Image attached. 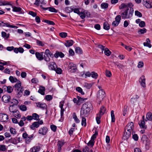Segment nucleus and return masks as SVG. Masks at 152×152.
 <instances>
[{"mask_svg": "<svg viewBox=\"0 0 152 152\" xmlns=\"http://www.w3.org/2000/svg\"><path fill=\"white\" fill-rule=\"evenodd\" d=\"M141 140L143 144H145L146 149L148 150L149 149V145L150 143L149 139L147 137L146 135H143L142 136Z\"/></svg>", "mask_w": 152, "mask_h": 152, "instance_id": "39448f33", "label": "nucleus"}, {"mask_svg": "<svg viewBox=\"0 0 152 152\" xmlns=\"http://www.w3.org/2000/svg\"><path fill=\"white\" fill-rule=\"evenodd\" d=\"M21 85V82L20 81H18V83H16L14 86L15 90L16 92V96L18 98L21 96L24 90L23 87Z\"/></svg>", "mask_w": 152, "mask_h": 152, "instance_id": "7ed1b4c3", "label": "nucleus"}, {"mask_svg": "<svg viewBox=\"0 0 152 152\" xmlns=\"http://www.w3.org/2000/svg\"><path fill=\"white\" fill-rule=\"evenodd\" d=\"M10 131L11 134H16L15 129L12 127H11L10 129Z\"/></svg>", "mask_w": 152, "mask_h": 152, "instance_id": "680f3d73", "label": "nucleus"}, {"mask_svg": "<svg viewBox=\"0 0 152 152\" xmlns=\"http://www.w3.org/2000/svg\"><path fill=\"white\" fill-rule=\"evenodd\" d=\"M144 66V63L142 61H140L139 62L137 65V67L139 68L142 67Z\"/></svg>", "mask_w": 152, "mask_h": 152, "instance_id": "13d9d810", "label": "nucleus"}, {"mask_svg": "<svg viewBox=\"0 0 152 152\" xmlns=\"http://www.w3.org/2000/svg\"><path fill=\"white\" fill-rule=\"evenodd\" d=\"M151 41L148 38H147L146 40V42H144L143 43L144 45L145 46L148 47L149 48H151L152 46L150 44Z\"/></svg>", "mask_w": 152, "mask_h": 152, "instance_id": "cd10ccee", "label": "nucleus"}, {"mask_svg": "<svg viewBox=\"0 0 152 152\" xmlns=\"http://www.w3.org/2000/svg\"><path fill=\"white\" fill-rule=\"evenodd\" d=\"M120 9H123L121 12V15L123 19H129L131 18L134 12L133 8H131L130 10L127 7V5L122 4L119 6Z\"/></svg>", "mask_w": 152, "mask_h": 152, "instance_id": "f257e3e1", "label": "nucleus"}, {"mask_svg": "<svg viewBox=\"0 0 152 152\" xmlns=\"http://www.w3.org/2000/svg\"><path fill=\"white\" fill-rule=\"evenodd\" d=\"M145 78L144 76L142 75L139 79V82L143 87H145Z\"/></svg>", "mask_w": 152, "mask_h": 152, "instance_id": "f3484780", "label": "nucleus"}, {"mask_svg": "<svg viewBox=\"0 0 152 152\" xmlns=\"http://www.w3.org/2000/svg\"><path fill=\"white\" fill-rule=\"evenodd\" d=\"M34 135L32 134L28 136V137L26 140V143H28L31 142V140L33 139Z\"/></svg>", "mask_w": 152, "mask_h": 152, "instance_id": "7c9ffc66", "label": "nucleus"}, {"mask_svg": "<svg viewBox=\"0 0 152 152\" xmlns=\"http://www.w3.org/2000/svg\"><path fill=\"white\" fill-rule=\"evenodd\" d=\"M76 90L79 93H81L82 95L84 94V92L83 91V90L80 87H77L76 88Z\"/></svg>", "mask_w": 152, "mask_h": 152, "instance_id": "3c124183", "label": "nucleus"}, {"mask_svg": "<svg viewBox=\"0 0 152 152\" xmlns=\"http://www.w3.org/2000/svg\"><path fill=\"white\" fill-rule=\"evenodd\" d=\"M37 106L38 107H39L44 110L47 108V106L45 103L39 102L37 103Z\"/></svg>", "mask_w": 152, "mask_h": 152, "instance_id": "4be33fe9", "label": "nucleus"}, {"mask_svg": "<svg viewBox=\"0 0 152 152\" xmlns=\"http://www.w3.org/2000/svg\"><path fill=\"white\" fill-rule=\"evenodd\" d=\"M39 122H33L31 125L30 126L32 130H34L35 128H37L39 126Z\"/></svg>", "mask_w": 152, "mask_h": 152, "instance_id": "5701e85b", "label": "nucleus"}, {"mask_svg": "<svg viewBox=\"0 0 152 152\" xmlns=\"http://www.w3.org/2000/svg\"><path fill=\"white\" fill-rule=\"evenodd\" d=\"M8 118V116L7 114H0V120L1 121L7 122Z\"/></svg>", "mask_w": 152, "mask_h": 152, "instance_id": "9b49d317", "label": "nucleus"}, {"mask_svg": "<svg viewBox=\"0 0 152 152\" xmlns=\"http://www.w3.org/2000/svg\"><path fill=\"white\" fill-rule=\"evenodd\" d=\"M143 4L147 8H152V0H142Z\"/></svg>", "mask_w": 152, "mask_h": 152, "instance_id": "0eeeda50", "label": "nucleus"}, {"mask_svg": "<svg viewBox=\"0 0 152 152\" xmlns=\"http://www.w3.org/2000/svg\"><path fill=\"white\" fill-rule=\"evenodd\" d=\"M49 64L48 66V68L50 70H56V69L57 68V65L54 62H52Z\"/></svg>", "mask_w": 152, "mask_h": 152, "instance_id": "412c9836", "label": "nucleus"}, {"mask_svg": "<svg viewBox=\"0 0 152 152\" xmlns=\"http://www.w3.org/2000/svg\"><path fill=\"white\" fill-rule=\"evenodd\" d=\"M40 150L39 146H34L31 148L30 149V152H37L39 151Z\"/></svg>", "mask_w": 152, "mask_h": 152, "instance_id": "bb28decb", "label": "nucleus"}, {"mask_svg": "<svg viewBox=\"0 0 152 152\" xmlns=\"http://www.w3.org/2000/svg\"><path fill=\"white\" fill-rule=\"evenodd\" d=\"M41 7H42V8L44 10H46L48 9L50 11L52 12H57V10L54 8L52 7H47V8H45L42 7V5L40 6Z\"/></svg>", "mask_w": 152, "mask_h": 152, "instance_id": "aec40b11", "label": "nucleus"}, {"mask_svg": "<svg viewBox=\"0 0 152 152\" xmlns=\"http://www.w3.org/2000/svg\"><path fill=\"white\" fill-rule=\"evenodd\" d=\"M98 134V132H96L95 133L93 134L91 137V140L94 141V140L96 138V136Z\"/></svg>", "mask_w": 152, "mask_h": 152, "instance_id": "338daca9", "label": "nucleus"}, {"mask_svg": "<svg viewBox=\"0 0 152 152\" xmlns=\"http://www.w3.org/2000/svg\"><path fill=\"white\" fill-rule=\"evenodd\" d=\"M147 31V30L145 28H143L142 29H140L138 31V32L139 34H143L145 33Z\"/></svg>", "mask_w": 152, "mask_h": 152, "instance_id": "a19ab883", "label": "nucleus"}, {"mask_svg": "<svg viewBox=\"0 0 152 152\" xmlns=\"http://www.w3.org/2000/svg\"><path fill=\"white\" fill-rule=\"evenodd\" d=\"M9 79L11 82L13 83L17 81V79L16 78L12 76H10L9 78Z\"/></svg>", "mask_w": 152, "mask_h": 152, "instance_id": "c03bdc74", "label": "nucleus"}, {"mask_svg": "<svg viewBox=\"0 0 152 152\" xmlns=\"http://www.w3.org/2000/svg\"><path fill=\"white\" fill-rule=\"evenodd\" d=\"M106 110V108L104 107V106H102L100 108L99 114L101 115H102L104 113Z\"/></svg>", "mask_w": 152, "mask_h": 152, "instance_id": "473e14b6", "label": "nucleus"}, {"mask_svg": "<svg viewBox=\"0 0 152 152\" xmlns=\"http://www.w3.org/2000/svg\"><path fill=\"white\" fill-rule=\"evenodd\" d=\"M101 7L102 9H107L108 7V4L106 3H102L101 4Z\"/></svg>", "mask_w": 152, "mask_h": 152, "instance_id": "37998d69", "label": "nucleus"}, {"mask_svg": "<svg viewBox=\"0 0 152 152\" xmlns=\"http://www.w3.org/2000/svg\"><path fill=\"white\" fill-rule=\"evenodd\" d=\"M115 65H116L120 69H122L123 67L124 66L122 64L119 63L117 62H113Z\"/></svg>", "mask_w": 152, "mask_h": 152, "instance_id": "e433bc0d", "label": "nucleus"}, {"mask_svg": "<svg viewBox=\"0 0 152 152\" xmlns=\"http://www.w3.org/2000/svg\"><path fill=\"white\" fill-rule=\"evenodd\" d=\"M91 76L92 78L95 79H96L98 76V75L96 73H95L94 72H93L91 73Z\"/></svg>", "mask_w": 152, "mask_h": 152, "instance_id": "5fc2aeb1", "label": "nucleus"}, {"mask_svg": "<svg viewBox=\"0 0 152 152\" xmlns=\"http://www.w3.org/2000/svg\"><path fill=\"white\" fill-rule=\"evenodd\" d=\"M111 122H114L115 121V115L114 113V111L112 110L111 112Z\"/></svg>", "mask_w": 152, "mask_h": 152, "instance_id": "ea45409f", "label": "nucleus"}, {"mask_svg": "<svg viewBox=\"0 0 152 152\" xmlns=\"http://www.w3.org/2000/svg\"><path fill=\"white\" fill-rule=\"evenodd\" d=\"M13 8L12 11L13 12H20V14H23L24 12L22 9L19 7H16L14 6L12 7Z\"/></svg>", "mask_w": 152, "mask_h": 152, "instance_id": "2eb2a0df", "label": "nucleus"}, {"mask_svg": "<svg viewBox=\"0 0 152 152\" xmlns=\"http://www.w3.org/2000/svg\"><path fill=\"white\" fill-rule=\"evenodd\" d=\"M146 118L149 120H152V113L151 112L147 113L146 114Z\"/></svg>", "mask_w": 152, "mask_h": 152, "instance_id": "4c0bfd02", "label": "nucleus"}, {"mask_svg": "<svg viewBox=\"0 0 152 152\" xmlns=\"http://www.w3.org/2000/svg\"><path fill=\"white\" fill-rule=\"evenodd\" d=\"M51 129L54 132H55L56 130L57 127L54 125H51L50 126Z\"/></svg>", "mask_w": 152, "mask_h": 152, "instance_id": "774afa93", "label": "nucleus"}, {"mask_svg": "<svg viewBox=\"0 0 152 152\" xmlns=\"http://www.w3.org/2000/svg\"><path fill=\"white\" fill-rule=\"evenodd\" d=\"M101 115H100V114H97V116L96 117V122L98 124H99L101 122L100 119L101 118Z\"/></svg>", "mask_w": 152, "mask_h": 152, "instance_id": "de8ad7c7", "label": "nucleus"}, {"mask_svg": "<svg viewBox=\"0 0 152 152\" xmlns=\"http://www.w3.org/2000/svg\"><path fill=\"white\" fill-rule=\"evenodd\" d=\"M45 91V88L44 87L41 86L39 87V89L38 91V92L42 95H44Z\"/></svg>", "mask_w": 152, "mask_h": 152, "instance_id": "a878e982", "label": "nucleus"}, {"mask_svg": "<svg viewBox=\"0 0 152 152\" xmlns=\"http://www.w3.org/2000/svg\"><path fill=\"white\" fill-rule=\"evenodd\" d=\"M134 123L132 122L128 123L126 125L125 129L131 132L134 129Z\"/></svg>", "mask_w": 152, "mask_h": 152, "instance_id": "9d476101", "label": "nucleus"}, {"mask_svg": "<svg viewBox=\"0 0 152 152\" xmlns=\"http://www.w3.org/2000/svg\"><path fill=\"white\" fill-rule=\"evenodd\" d=\"M44 53L45 54L44 56V59L47 62L50 61V57H53V54L51 53L48 49H46L45 52Z\"/></svg>", "mask_w": 152, "mask_h": 152, "instance_id": "20e7f679", "label": "nucleus"}, {"mask_svg": "<svg viewBox=\"0 0 152 152\" xmlns=\"http://www.w3.org/2000/svg\"><path fill=\"white\" fill-rule=\"evenodd\" d=\"M68 67L69 69H71L70 71L71 73L76 72L77 69V67L76 64L73 63H70L69 64Z\"/></svg>", "mask_w": 152, "mask_h": 152, "instance_id": "1a4fd4ad", "label": "nucleus"}, {"mask_svg": "<svg viewBox=\"0 0 152 152\" xmlns=\"http://www.w3.org/2000/svg\"><path fill=\"white\" fill-rule=\"evenodd\" d=\"M45 99L47 101H50L53 99V97L51 95H47L45 96Z\"/></svg>", "mask_w": 152, "mask_h": 152, "instance_id": "6e6d98bb", "label": "nucleus"}, {"mask_svg": "<svg viewBox=\"0 0 152 152\" xmlns=\"http://www.w3.org/2000/svg\"><path fill=\"white\" fill-rule=\"evenodd\" d=\"M14 116L17 118H20L21 117V115L19 113L18 111L16 110L14 113Z\"/></svg>", "mask_w": 152, "mask_h": 152, "instance_id": "a18cd8bd", "label": "nucleus"}, {"mask_svg": "<svg viewBox=\"0 0 152 152\" xmlns=\"http://www.w3.org/2000/svg\"><path fill=\"white\" fill-rule=\"evenodd\" d=\"M132 138L135 141H137L138 140V137L137 134H133V133H132Z\"/></svg>", "mask_w": 152, "mask_h": 152, "instance_id": "4d7b16f0", "label": "nucleus"}, {"mask_svg": "<svg viewBox=\"0 0 152 152\" xmlns=\"http://www.w3.org/2000/svg\"><path fill=\"white\" fill-rule=\"evenodd\" d=\"M73 118L74 119L76 123H78L80 122V121L77 118L75 113H73Z\"/></svg>", "mask_w": 152, "mask_h": 152, "instance_id": "58836bf2", "label": "nucleus"}, {"mask_svg": "<svg viewBox=\"0 0 152 152\" xmlns=\"http://www.w3.org/2000/svg\"><path fill=\"white\" fill-rule=\"evenodd\" d=\"M103 28L104 29L108 30L110 29V26L107 22H104L103 24Z\"/></svg>", "mask_w": 152, "mask_h": 152, "instance_id": "2f4dec72", "label": "nucleus"}, {"mask_svg": "<svg viewBox=\"0 0 152 152\" xmlns=\"http://www.w3.org/2000/svg\"><path fill=\"white\" fill-rule=\"evenodd\" d=\"M9 142L14 144H17L18 142V141L17 140V138H11L9 140Z\"/></svg>", "mask_w": 152, "mask_h": 152, "instance_id": "c756f323", "label": "nucleus"}, {"mask_svg": "<svg viewBox=\"0 0 152 152\" xmlns=\"http://www.w3.org/2000/svg\"><path fill=\"white\" fill-rule=\"evenodd\" d=\"M79 15L80 16V17L82 19H83L85 17V14L84 12H80V14Z\"/></svg>", "mask_w": 152, "mask_h": 152, "instance_id": "0e129e2a", "label": "nucleus"}, {"mask_svg": "<svg viewBox=\"0 0 152 152\" xmlns=\"http://www.w3.org/2000/svg\"><path fill=\"white\" fill-rule=\"evenodd\" d=\"M131 132L125 129V132L123 136V138L124 140H127L129 137L131 135Z\"/></svg>", "mask_w": 152, "mask_h": 152, "instance_id": "4468645a", "label": "nucleus"}, {"mask_svg": "<svg viewBox=\"0 0 152 152\" xmlns=\"http://www.w3.org/2000/svg\"><path fill=\"white\" fill-rule=\"evenodd\" d=\"M48 129L45 127H43L39 129V134L45 135L47 132Z\"/></svg>", "mask_w": 152, "mask_h": 152, "instance_id": "dca6fc26", "label": "nucleus"}, {"mask_svg": "<svg viewBox=\"0 0 152 152\" xmlns=\"http://www.w3.org/2000/svg\"><path fill=\"white\" fill-rule=\"evenodd\" d=\"M65 142H64L58 141L57 142L58 151V152L61 151V147L64 145Z\"/></svg>", "mask_w": 152, "mask_h": 152, "instance_id": "6ab92c4d", "label": "nucleus"}, {"mask_svg": "<svg viewBox=\"0 0 152 152\" xmlns=\"http://www.w3.org/2000/svg\"><path fill=\"white\" fill-rule=\"evenodd\" d=\"M75 52L76 53L78 54H81L82 53V50L79 47L76 48Z\"/></svg>", "mask_w": 152, "mask_h": 152, "instance_id": "c9c22d12", "label": "nucleus"}, {"mask_svg": "<svg viewBox=\"0 0 152 152\" xmlns=\"http://www.w3.org/2000/svg\"><path fill=\"white\" fill-rule=\"evenodd\" d=\"M59 35L62 38H65L67 36V33L66 32H61L59 33Z\"/></svg>", "mask_w": 152, "mask_h": 152, "instance_id": "603ef678", "label": "nucleus"}, {"mask_svg": "<svg viewBox=\"0 0 152 152\" xmlns=\"http://www.w3.org/2000/svg\"><path fill=\"white\" fill-rule=\"evenodd\" d=\"M104 53L107 56H109L111 54V52L107 48H105L104 50Z\"/></svg>", "mask_w": 152, "mask_h": 152, "instance_id": "f704fd0d", "label": "nucleus"}, {"mask_svg": "<svg viewBox=\"0 0 152 152\" xmlns=\"http://www.w3.org/2000/svg\"><path fill=\"white\" fill-rule=\"evenodd\" d=\"M10 99V97L8 95H4L2 97V101L6 103L9 102Z\"/></svg>", "mask_w": 152, "mask_h": 152, "instance_id": "ddd939ff", "label": "nucleus"}, {"mask_svg": "<svg viewBox=\"0 0 152 152\" xmlns=\"http://www.w3.org/2000/svg\"><path fill=\"white\" fill-rule=\"evenodd\" d=\"M0 26H6L9 28H18V27L16 26L10 25V23H5L3 22V21H0Z\"/></svg>", "mask_w": 152, "mask_h": 152, "instance_id": "6e6552de", "label": "nucleus"}, {"mask_svg": "<svg viewBox=\"0 0 152 152\" xmlns=\"http://www.w3.org/2000/svg\"><path fill=\"white\" fill-rule=\"evenodd\" d=\"M5 5L12 6V2H8L4 0H0V6Z\"/></svg>", "mask_w": 152, "mask_h": 152, "instance_id": "a211bd4d", "label": "nucleus"}, {"mask_svg": "<svg viewBox=\"0 0 152 152\" xmlns=\"http://www.w3.org/2000/svg\"><path fill=\"white\" fill-rule=\"evenodd\" d=\"M11 102L13 104V105H17L18 104V102L16 99H12Z\"/></svg>", "mask_w": 152, "mask_h": 152, "instance_id": "e2e57ef3", "label": "nucleus"}, {"mask_svg": "<svg viewBox=\"0 0 152 152\" xmlns=\"http://www.w3.org/2000/svg\"><path fill=\"white\" fill-rule=\"evenodd\" d=\"M121 16L120 15H118L116 17L115 19V20L119 22L120 23L121 20Z\"/></svg>", "mask_w": 152, "mask_h": 152, "instance_id": "69168bd1", "label": "nucleus"}, {"mask_svg": "<svg viewBox=\"0 0 152 152\" xmlns=\"http://www.w3.org/2000/svg\"><path fill=\"white\" fill-rule=\"evenodd\" d=\"M54 56L56 58H58L59 57L62 58L64 57V55L61 52L57 51L54 54Z\"/></svg>", "mask_w": 152, "mask_h": 152, "instance_id": "b1692460", "label": "nucleus"}, {"mask_svg": "<svg viewBox=\"0 0 152 152\" xmlns=\"http://www.w3.org/2000/svg\"><path fill=\"white\" fill-rule=\"evenodd\" d=\"M73 43V41L72 40H67L65 43L64 45L66 47H69L72 46Z\"/></svg>", "mask_w": 152, "mask_h": 152, "instance_id": "c85d7f7f", "label": "nucleus"}, {"mask_svg": "<svg viewBox=\"0 0 152 152\" xmlns=\"http://www.w3.org/2000/svg\"><path fill=\"white\" fill-rule=\"evenodd\" d=\"M33 119L37 121L39 119V116L36 113H34L32 114Z\"/></svg>", "mask_w": 152, "mask_h": 152, "instance_id": "72a5a7b5", "label": "nucleus"}, {"mask_svg": "<svg viewBox=\"0 0 152 152\" xmlns=\"http://www.w3.org/2000/svg\"><path fill=\"white\" fill-rule=\"evenodd\" d=\"M92 107V105L90 102H87L83 104L80 110V116H87Z\"/></svg>", "mask_w": 152, "mask_h": 152, "instance_id": "f03ea898", "label": "nucleus"}, {"mask_svg": "<svg viewBox=\"0 0 152 152\" xmlns=\"http://www.w3.org/2000/svg\"><path fill=\"white\" fill-rule=\"evenodd\" d=\"M54 71H55L56 73L58 74H61V72H62V70L61 69L59 68H57L56 69V70H55Z\"/></svg>", "mask_w": 152, "mask_h": 152, "instance_id": "bf43d9fd", "label": "nucleus"}, {"mask_svg": "<svg viewBox=\"0 0 152 152\" xmlns=\"http://www.w3.org/2000/svg\"><path fill=\"white\" fill-rule=\"evenodd\" d=\"M145 122L144 120H141L140 122H139V124L141 128L146 129V126L145 125Z\"/></svg>", "mask_w": 152, "mask_h": 152, "instance_id": "393cba45", "label": "nucleus"}, {"mask_svg": "<svg viewBox=\"0 0 152 152\" xmlns=\"http://www.w3.org/2000/svg\"><path fill=\"white\" fill-rule=\"evenodd\" d=\"M135 15L136 16H137L139 17H141L142 16V13L140 12L137 10H136L135 11Z\"/></svg>", "mask_w": 152, "mask_h": 152, "instance_id": "8fccbe9b", "label": "nucleus"}, {"mask_svg": "<svg viewBox=\"0 0 152 152\" xmlns=\"http://www.w3.org/2000/svg\"><path fill=\"white\" fill-rule=\"evenodd\" d=\"M45 22L48 24L50 25H55V23L53 21L51 20H44Z\"/></svg>", "mask_w": 152, "mask_h": 152, "instance_id": "09e8293b", "label": "nucleus"}, {"mask_svg": "<svg viewBox=\"0 0 152 152\" xmlns=\"http://www.w3.org/2000/svg\"><path fill=\"white\" fill-rule=\"evenodd\" d=\"M77 97L78 99V104H79V103H83L84 100L85 99L83 98H82L79 96H77Z\"/></svg>", "mask_w": 152, "mask_h": 152, "instance_id": "49530a36", "label": "nucleus"}, {"mask_svg": "<svg viewBox=\"0 0 152 152\" xmlns=\"http://www.w3.org/2000/svg\"><path fill=\"white\" fill-rule=\"evenodd\" d=\"M105 92L104 90H99L97 94V100L99 101L102 100L105 96Z\"/></svg>", "mask_w": 152, "mask_h": 152, "instance_id": "423d86ee", "label": "nucleus"}, {"mask_svg": "<svg viewBox=\"0 0 152 152\" xmlns=\"http://www.w3.org/2000/svg\"><path fill=\"white\" fill-rule=\"evenodd\" d=\"M19 108L20 110L23 111H25L27 110L26 107L25 105H21L20 107Z\"/></svg>", "mask_w": 152, "mask_h": 152, "instance_id": "864d4df0", "label": "nucleus"}, {"mask_svg": "<svg viewBox=\"0 0 152 152\" xmlns=\"http://www.w3.org/2000/svg\"><path fill=\"white\" fill-rule=\"evenodd\" d=\"M13 91L12 88L11 86H8L7 90V91L8 93H11Z\"/></svg>", "mask_w": 152, "mask_h": 152, "instance_id": "052dcab7", "label": "nucleus"}, {"mask_svg": "<svg viewBox=\"0 0 152 152\" xmlns=\"http://www.w3.org/2000/svg\"><path fill=\"white\" fill-rule=\"evenodd\" d=\"M81 116L82 118L81 125L82 126L84 125V126H86V119L84 118V116Z\"/></svg>", "mask_w": 152, "mask_h": 152, "instance_id": "79ce46f5", "label": "nucleus"}, {"mask_svg": "<svg viewBox=\"0 0 152 152\" xmlns=\"http://www.w3.org/2000/svg\"><path fill=\"white\" fill-rule=\"evenodd\" d=\"M43 52H41L39 53L38 52H37L35 53V55L39 61H41L44 59V56H43Z\"/></svg>", "mask_w": 152, "mask_h": 152, "instance_id": "f8f14e48", "label": "nucleus"}]
</instances>
